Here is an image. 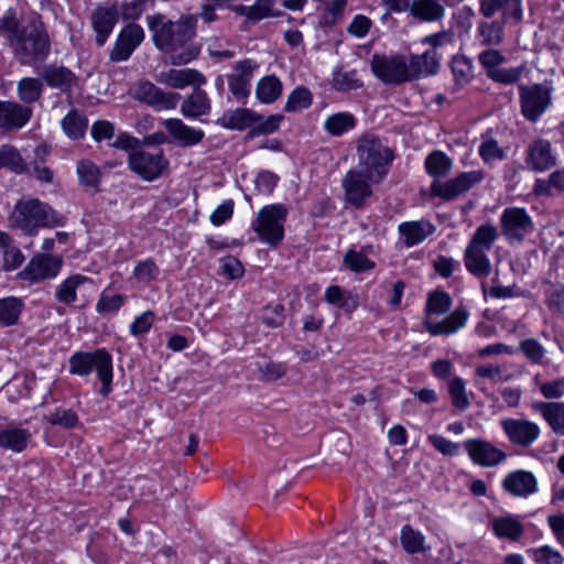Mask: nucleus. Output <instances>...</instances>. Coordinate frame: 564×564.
Segmentation results:
<instances>
[{"label": "nucleus", "mask_w": 564, "mask_h": 564, "mask_svg": "<svg viewBox=\"0 0 564 564\" xmlns=\"http://www.w3.org/2000/svg\"><path fill=\"white\" fill-rule=\"evenodd\" d=\"M85 288L91 292L95 291V284L90 278L82 274L70 275L56 288L55 299L68 306H74L79 302L78 307L83 308L89 302V296L83 293Z\"/></svg>", "instance_id": "obj_13"}, {"label": "nucleus", "mask_w": 564, "mask_h": 564, "mask_svg": "<svg viewBox=\"0 0 564 564\" xmlns=\"http://www.w3.org/2000/svg\"><path fill=\"white\" fill-rule=\"evenodd\" d=\"M156 48L171 55L173 65H184L195 59L199 47L188 44L196 35V17L185 15L172 21L163 14L147 18Z\"/></svg>", "instance_id": "obj_2"}, {"label": "nucleus", "mask_w": 564, "mask_h": 564, "mask_svg": "<svg viewBox=\"0 0 564 564\" xmlns=\"http://www.w3.org/2000/svg\"><path fill=\"white\" fill-rule=\"evenodd\" d=\"M373 75L386 85H400L411 82L404 56L373 54L370 59Z\"/></svg>", "instance_id": "obj_9"}, {"label": "nucleus", "mask_w": 564, "mask_h": 564, "mask_svg": "<svg viewBox=\"0 0 564 564\" xmlns=\"http://www.w3.org/2000/svg\"><path fill=\"white\" fill-rule=\"evenodd\" d=\"M24 261L22 251L11 245L0 253V264L4 271H11L20 267Z\"/></svg>", "instance_id": "obj_56"}, {"label": "nucleus", "mask_w": 564, "mask_h": 564, "mask_svg": "<svg viewBox=\"0 0 564 564\" xmlns=\"http://www.w3.org/2000/svg\"><path fill=\"white\" fill-rule=\"evenodd\" d=\"M129 169L144 181L161 177L169 167V161L162 149L147 150L140 147L128 156Z\"/></svg>", "instance_id": "obj_8"}, {"label": "nucleus", "mask_w": 564, "mask_h": 564, "mask_svg": "<svg viewBox=\"0 0 564 564\" xmlns=\"http://www.w3.org/2000/svg\"><path fill=\"white\" fill-rule=\"evenodd\" d=\"M452 297L444 291L436 290L429 294L425 305V318L423 324L432 336L451 335L460 329L468 319V312L464 307H457L441 322L434 321L431 315H442L449 311Z\"/></svg>", "instance_id": "obj_4"}, {"label": "nucleus", "mask_w": 564, "mask_h": 564, "mask_svg": "<svg viewBox=\"0 0 564 564\" xmlns=\"http://www.w3.org/2000/svg\"><path fill=\"white\" fill-rule=\"evenodd\" d=\"M410 14L422 22H436L443 19L445 8L441 0H413Z\"/></svg>", "instance_id": "obj_32"}, {"label": "nucleus", "mask_w": 564, "mask_h": 564, "mask_svg": "<svg viewBox=\"0 0 564 564\" xmlns=\"http://www.w3.org/2000/svg\"><path fill=\"white\" fill-rule=\"evenodd\" d=\"M9 227L26 236H34L40 228H54L64 225V217L50 205L37 198L19 199L8 218Z\"/></svg>", "instance_id": "obj_3"}, {"label": "nucleus", "mask_w": 564, "mask_h": 564, "mask_svg": "<svg viewBox=\"0 0 564 564\" xmlns=\"http://www.w3.org/2000/svg\"><path fill=\"white\" fill-rule=\"evenodd\" d=\"M0 36L21 66L35 67L51 54V39L40 15L18 20L8 13L0 18Z\"/></svg>", "instance_id": "obj_1"}, {"label": "nucleus", "mask_w": 564, "mask_h": 564, "mask_svg": "<svg viewBox=\"0 0 564 564\" xmlns=\"http://www.w3.org/2000/svg\"><path fill=\"white\" fill-rule=\"evenodd\" d=\"M88 121L78 110H70L62 120V128L72 140L82 139L87 130Z\"/></svg>", "instance_id": "obj_42"}, {"label": "nucleus", "mask_w": 564, "mask_h": 564, "mask_svg": "<svg viewBox=\"0 0 564 564\" xmlns=\"http://www.w3.org/2000/svg\"><path fill=\"white\" fill-rule=\"evenodd\" d=\"M286 213V208L281 204L265 206L258 213L252 229L263 242L276 246L284 236L283 223Z\"/></svg>", "instance_id": "obj_7"}, {"label": "nucleus", "mask_w": 564, "mask_h": 564, "mask_svg": "<svg viewBox=\"0 0 564 564\" xmlns=\"http://www.w3.org/2000/svg\"><path fill=\"white\" fill-rule=\"evenodd\" d=\"M160 274V269L152 259L140 261L133 269V275L142 282L155 280Z\"/></svg>", "instance_id": "obj_57"}, {"label": "nucleus", "mask_w": 564, "mask_h": 564, "mask_svg": "<svg viewBox=\"0 0 564 564\" xmlns=\"http://www.w3.org/2000/svg\"><path fill=\"white\" fill-rule=\"evenodd\" d=\"M463 445L473 463L482 467H495L507 456L502 449L481 438L467 440Z\"/></svg>", "instance_id": "obj_18"}, {"label": "nucleus", "mask_w": 564, "mask_h": 564, "mask_svg": "<svg viewBox=\"0 0 564 564\" xmlns=\"http://www.w3.org/2000/svg\"><path fill=\"white\" fill-rule=\"evenodd\" d=\"M46 420L52 425H57L67 430L74 429L79 423L77 413L72 409L56 408L51 412Z\"/></svg>", "instance_id": "obj_51"}, {"label": "nucleus", "mask_w": 564, "mask_h": 564, "mask_svg": "<svg viewBox=\"0 0 564 564\" xmlns=\"http://www.w3.org/2000/svg\"><path fill=\"white\" fill-rule=\"evenodd\" d=\"M438 62L435 53L427 51L420 55H412L410 61L406 62V68L411 80L416 79L421 76L433 75L436 73Z\"/></svg>", "instance_id": "obj_37"}, {"label": "nucleus", "mask_w": 564, "mask_h": 564, "mask_svg": "<svg viewBox=\"0 0 564 564\" xmlns=\"http://www.w3.org/2000/svg\"><path fill=\"white\" fill-rule=\"evenodd\" d=\"M435 231V227L426 220L402 223L399 232L404 238V243L412 247L425 240Z\"/></svg>", "instance_id": "obj_35"}, {"label": "nucleus", "mask_w": 564, "mask_h": 564, "mask_svg": "<svg viewBox=\"0 0 564 564\" xmlns=\"http://www.w3.org/2000/svg\"><path fill=\"white\" fill-rule=\"evenodd\" d=\"M453 165V161L442 151H433L431 152L424 162L425 170L427 174L434 180H440L441 177L446 176Z\"/></svg>", "instance_id": "obj_40"}, {"label": "nucleus", "mask_w": 564, "mask_h": 564, "mask_svg": "<svg viewBox=\"0 0 564 564\" xmlns=\"http://www.w3.org/2000/svg\"><path fill=\"white\" fill-rule=\"evenodd\" d=\"M532 409L543 416L553 432L564 435V402L539 401L532 403Z\"/></svg>", "instance_id": "obj_30"}, {"label": "nucleus", "mask_w": 564, "mask_h": 564, "mask_svg": "<svg viewBox=\"0 0 564 564\" xmlns=\"http://www.w3.org/2000/svg\"><path fill=\"white\" fill-rule=\"evenodd\" d=\"M312 94L306 87H296L288 97L285 111L296 112L307 109L312 105Z\"/></svg>", "instance_id": "obj_50"}, {"label": "nucleus", "mask_w": 564, "mask_h": 564, "mask_svg": "<svg viewBox=\"0 0 564 564\" xmlns=\"http://www.w3.org/2000/svg\"><path fill=\"white\" fill-rule=\"evenodd\" d=\"M262 322L271 328L281 326L284 322V306L282 304L267 305L261 315Z\"/></svg>", "instance_id": "obj_59"}, {"label": "nucleus", "mask_w": 564, "mask_h": 564, "mask_svg": "<svg viewBox=\"0 0 564 564\" xmlns=\"http://www.w3.org/2000/svg\"><path fill=\"white\" fill-rule=\"evenodd\" d=\"M448 392L451 394L452 404L459 409L465 410L469 406V401L465 390V382L459 377H454L448 383Z\"/></svg>", "instance_id": "obj_54"}, {"label": "nucleus", "mask_w": 564, "mask_h": 564, "mask_svg": "<svg viewBox=\"0 0 564 564\" xmlns=\"http://www.w3.org/2000/svg\"><path fill=\"white\" fill-rule=\"evenodd\" d=\"M133 98L147 104L155 110H167L176 108L181 95L177 93L164 91L151 82L139 83L132 94Z\"/></svg>", "instance_id": "obj_15"}, {"label": "nucleus", "mask_w": 564, "mask_h": 564, "mask_svg": "<svg viewBox=\"0 0 564 564\" xmlns=\"http://www.w3.org/2000/svg\"><path fill=\"white\" fill-rule=\"evenodd\" d=\"M503 22L480 21L477 26V36L479 42L486 46L499 45L503 40Z\"/></svg>", "instance_id": "obj_41"}, {"label": "nucleus", "mask_w": 564, "mask_h": 564, "mask_svg": "<svg viewBox=\"0 0 564 564\" xmlns=\"http://www.w3.org/2000/svg\"><path fill=\"white\" fill-rule=\"evenodd\" d=\"M502 488L514 497L527 498L536 492L538 481L531 471L514 470L503 478Z\"/></svg>", "instance_id": "obj_25"}, {"label": "nucleus", "mask_w": 564, "mask_h": 564, "mask_svg": "<svg viewBox=\"0 0 564 564\" xmlns=\"http://www.w3.org/2000/svg\"><path fill=\"white\" fill-rule=\"evenodd\" d=\"M500 224L502 234L510 242H521L533 231V221L524 208H506L500 217Z\"/></svg>", "instance_id": "obj_14"}, {"label": "nucleus", "mask_w": 564, "mask_h": 564, "mask_svg": "<svg viewBox=\"0 0 564 564\" xmlns=\"http://www.w3.org/2000/svg\"><path fill=\"white\" fill-rule=\"evenodd\" d=\"M479 12L486 19H491L495 14L500 13L498 22H508L518 24L522 20V1L521 0H479Z\"/></svg>", "instance_id": "obj_19"}, {"label": "nucleus", "mask_w": 564, "mask_h": 564, "mask_svg": "<svg viewBox=\"0 0 564 564\" xmlns=\"http://www.w3.org/2000/svg\"><path fill=\"white\" fill-rule=\"evenodd\" d=\"M485 178L482 170L462 172L448 181L434 180L431 184V194L443 200H454L471 189Z\"/></svg>", "instance_id": "obj_10"}, {"label": "nucleus", "mask_w": 564, "mask_h": 564, "mask_svg": "<svg viewBox=\"0 0 564 564\" xmlns=\"http://www.w3.org/2000/svg\"><path fill=\"white\" fill-rule=\"evenodd\" d=\"M143 40V29L139 24L129 23L120 31L115 46L110 52V59L112 62L128 59Z\"/></svg>", "instance_id": "obj_20"}, {"label": "nucleus", "mask_w": 564, "mask_h": 564, "mask_svg": "<svg viewBox=\"0 0 564 564\" xmlns=\"http://www.w3.org/2000/svg\"><path fill=\"white\" fill-rule=\"evenodd\" d=\"M39 76L50 88L58 90L68 97L78 86V76L68 67L56 63L45 64L37 70Z\"/></svg>", "instance_id": "obj_16"}, {"label": "nucleus", "mask_w": 564, "mask_h": 564, "mask_svg": "<svg viewBox=\"0 0 564 564\" xmlns=\"http://www.w3.org/2000/svg\"><path fill=\"white\" fill-rule=\"evenodd\" d=\"M497 237V228L491 224H484L476 229L467 247L488 252L492 248Z\"/></svg>", "instance_id": "obj_43"}, {"label": "nucleus", "mask_w": 564, "mask_h": 564, "mask_svg": "<svg viewBox=\"0 0 564 564\" xmlns=\"http://www.w3.org/2000/svg\"><path fill=\"white\" fill-rule=\"evenodd\" d=\"M358 164L361 171L376 175V183L382 181L394 155L379 137L365 133L357 140Z\"/></svg>", "instance_id": "obj_6"}, {"label": "nucleus", "mask_w": 564, "mask_h": 564, "mask_svg": "<svg viewBox=\"0 0 564 564\" xmlns=\"http://www.w3.org/2000/svg\"><path fill=\"white\" fill-rule=\"evenodd\" d=\"M62 267L58 257L39 253L34 256L26 267L18 273L21 280L39 282L57 275Z\"/></svg>", "instance_id": "obj_17"}, {"label": "nucleus", "mask_w": 564, "mask_h": 564, "mask_svg": "<svg viewBox=\"0 0 564 564\" xmlns=\"http://www.w3.org/2000/svg\"><path fill=\"white\" fill-rule=\"evenodd\" d=\"M527 164L536 172L553 167L556 164V158L552 153L551 143L543 139L533 141L528 148Z\"/></svg>", "instance_id": "obj_27"}, {"label": "nucleus", "mask_w": 564, "mask_h": 564, "mask_svg": "<svg viewBox=\"0 0 564 564\" xmlns=\"http://www.w3.org/2000/svg\"><path fill=\"white\" fill-rule=\"evenodd\" d=\"M552 88L544 84L520 85L521 112L525 119L535 122L551 105Z\"/></svg>", "instance_id": "obj_11"}, {"label": "nucleus", "mask_w": 564, "mask_h": 564, "mask_svg": "<svg viewBox=\"0 0 564 564\" xmlns=\"http://www.w3.org/2000/svg\"><path fill=\"white\" fill-rule=\"evenodd\" d=\"M524 69V65L511 68L498 67L497 69L487 72V76L496 83L512 85L520 80Z\"/></svg>", "instance_id": "obj_53"}, {"label": "nucleus", "mask_w": 564, "mask_h": 564, "mask_svg": "<svg viewBox=\"0 0 564 564\" xmlns=\"http://www.w3.org/2000/svg\"><path fill=\"white\" fill-rule=\"evenodd\" d=\"M356 118L349 112H337L329 116L324 123L325 130L334 135L339 137L356 127Z\"/></svg>", "instance_id": "obj_45"}, {"label": "nucleus", "mask_w": 564, "mask_h": 564, "mask_svg": "<svg viewBox=\"0 0 564 564\" xmlns=\"http://www.w3.org/2000/svg\"><path fill=\"white\" fill-rule=\"evenodd\" d=\"M501 425L510 442L518 446L528 447L540 435V427L527 420L507 419Z\"/></svg>", "instance_id": "obj_21"}, {"label": "nucleus", "mask_w": 564, "mask_h": 564, "mask_svg": "<svg viewBox=\"0 0 564 564\" xmlns=\"http://www.w3.org/2000/svg\"><path fill=\"white\" fill-rule=\"evenodd\" d=\"M210 100L205 90L194 88V91L188 95L181 105V113L187 119H196L206 116L210 112Z\"/></svg>", "instance_id": "obj_29"}, {"label": "nucleus", "mask_w": 564, "mask_h": 564, "mask_svg": "<svg viewBox=\"0 0 564 564\" xmlns=\"http://www.w3.org/2000/svg\"><path fill=\"white\" fill-rule=\"evenodd\" d=\"M261 119L253 111L247 108H238L228 110L218 119V123L227 129L243 130L248 127L256 124Z\"/></svg>", "instance_id": "obj_33"}, {"label": "nucleus", "mask_w": 564, "mask_h": 564, "mask_svg": "<svg viewBox=\"0 0 564 564\" xmlns=\"http://www.w3.org/2000/svg\"><path fill=\"white\" fill-rule=\"evenodd\" d=\"M77 174L83 186L87 189H97L100 183V171L95 163L89 160H80L77 163Z\"/></svg>", "instance_id": "obj_49"}, {"label": "nucleus", "mask_w": 564, "mask_h": 564, "mask_svg": "<svg viewBox=\"0 0 564 564\" xmlns=\"http://www.w3.org/2000/svg\"><path fill=\"white\" fill-rule=\"evenodd\" d=\"M536 564H563L564 558L558 551L549 545L528 551Z\"/></svg>", "instance_id": "obj_55"}, {"label": "nucleus", "mask_w": 564, "mask_h": 564, "mask_svg": "<svg viewBox=\"0 0 564 564\" xmlns=\"http://www.w3.org/2000/svg\"><path fill=\"white\" fill-rule=\"evenodd\" d=\"M159 82L175 89H183L186 86L198 88L206 83V77L194 68H171L160 74Z\"/></svg>", "instance_id": "obj_26"}, {"label": "nucleus", "mask_w": 564, "mask_h": 564, "mask_svg": "<svg viewBox=\"0 0 564 564\" xmlns=\"http://www.w3.org/2000/svg\"><path fill=\"white\" fill-rule=\"evenodd\" d=\"M490 524L495 535L499 539L516 542L524 534L523 524L512 514L495 517L491 519Z\"/></svg>", "instance_id": "obj_31"}, {"label": "nucleus", "mask_w": 564, "mask_h": 564, "mask_svg": "<svg viewBox=\"0 0 564 564\" xmlns=\"http://www.w3.org/2000/svg\"><path fill=\"white\" fill-rule=\"evenodd\" d=\"M476 375L480 378H488L494 382H503L509 379L503 368L499 365H481L476 368Z\"/></svg>", "instance_id": "obj_64"}, {"label": "nucleus", "mask_w": 564, "mask_h": 564, "mask_svg": "<svg viewBox=\"0 0 564 564\" xmlns=\"http://www.w3.org/2000/svg\"><path fill=\"white\" fill-rule=\"evenodd\" d=\"M163 127L172 137L173 141L183 148L194 147L200 143L205 132L200 129L185 124L181 119L171 118L163 121Z\"/></svg>", "instance_id": "obj_24"}, {"label": "nucleus", "mask_w": 564, "mask_h": 564, "mask_svg": "<svg viewBox=\"0 0 564 564\" xmlns=\"http://www.w3.org/2000/svg\"><path fill=\"white\" fill-rule=\"evenodd\" d=\"M371 182L376 183V175L361 170L348 171L341 181L346 202L361 208L372 195Z\"/></svg>", "instance_id": "obj_12"}, {"label": "nucleus", "mask_w": 564, "mask_h": 564, "mask_svg": "<svg viewBox=\"0 0 564 564\" xmlns=\"http://www.w3.org/2000/svg\"><path fill=\"white\" fill-rule=\"evenodd\" d=\"M6 167L20 174L26 171V165L20 152L12 145L0 147V169Z\"/></svg>", "instance_id": "obj_47"}, {"label": "nucleus", "mask_w": 564, "mask_h": 564, "mask_svg": "<svg viewBox=\"0 0 564 564\" xmlns=\"http://www.w3.org/2000/svg\"><path fill=\"white\" fill-rule=\"evenodd\" d=\"M400 542L403 550L409 554L425 552L429 549L424 544V535L420 531L414 530L410 524L402 527Z\"/></svg>", "instance_id": "obj_44"}, {"label": "nucleus", "mask_w": 564, "mask_h": 564, "mask_svg": "<svg viewBox=\"0 0 564 564\" xmlns=\"http://www.w3.org/2000/svg\"><path fill=\"white\" fill-rule=\"evenodd\" d=\"M344 264L354 272L369 271L375 268V262L361 251L349 249L344 257Z\"/></svg>", "instance_id": "obj_52"}, {"label": "nucleus", "mask_w": 564, "mask_h": 564, "mask_svg": "<svg viewBox=\"0 0 564 564\" xmlns=\"http://www.w3.org/2000/svg\"><path fill=\"white\" fill-rule=\"evenodd\" d=\"M117 10L115 8H97L91 15V23L96 33V43L102 46L117 23Z\"/></svg>", "instance_id": "obj_28"}, {"label": "nucleus", "mask_w": 564, "mask_h": 564, "mask_svg": "<svg viewBox=\"0 0 564 564\" xmlns=\"http://www.w3.org/2000/svg\"><path fill=\"white\" fill-rule=\"evenodd\" d=\"M273 6V0H258L253 6H250L249 21L257 22L268 17H280L281 12H275Z\"/></svg>", "instance_id": "obj_58"}, {"label": "nucleus", "mask_w": 564, "mask_h": 564, "mask_svg": "<svg viewBox=\"0 0 564 564\" xmlns=\"http://www.w3.org/2000/svg\"><path fill=\"white\" fill-rule=\"evenodd\" d=\"M257 64L251 59L238 62L234 67V73L228 75V86L232 96L241 101L250 94V82L253 77V70Z\"/></svg>", "instance_id": "obj_22"}, {"label": "nucleus", "mask_w": 564, "mask_h": 564, "mask_svg": "<svg viewBox=\"0 0 564 564\" xmlns=\"http://www.w3.org/2000/svg\"><path fill=\"white\" fill-rule=\"evenodd\" d=\"M32 113L29 106L0 100V128L7 131L19 130L30 121Z\"/></svg>", "instance_id": "obj_23"}, {"label": "nucleus", "mask_w": 564, "mask_h": 564, "mask_svg": "<svg viewBox=\"0 0 564 564\" xmlns=\"http://www.w3.org/2000/svg\"><path fill=\"white\" fill-rule=\"evenodd\" d=\"M69 372L86 377L96 371L101 382L99 394L107 397L112 390V357L105 348L94 351H77L69 357Z\"/></svg>", "instance_id": "obj_5"}, {"label": "nucleus", "mask_w": 564, "mask_h": 564, "mask_svg": "<svg viewBox=\"0 0 564 564\" xmlns=\"http://www.w3.org/2000/svg\"><path fill=\"white\" fill-rule=\"evenodd\" d=\"M24 302L15 296L0 299V325L9 327L19 323Z\"/></svg>", "instance_id": "obj_38"}, {"label": "nucleus", "mask_w": 564, "mask_h": 564, "mask_svg": "<svg viewBox=\"0 0 564 564\" xmlns=\"http://www.w3.org/2000/svg\"><path fill=\"white\" fill-rule=\"evenodd\" d=\"M43 94L41 77H23L17 83V95L23 104H34Z\"/></svg>", "instance_id": "obj_39"}, {"label": "nucleus", "mask_w": 564, "mask_h": 564, "mask_svg": "<svg viewBox=\"0 0 564 564\" xmlns=\"http://www.w3.org/2000/svg\"><path fill=\"white\" fill-rule=\"evenodd\" d=\"M123 302L124 299L122 295H108L104 292L97 302L96 310L100 314L115 313L119 311V308L123 305Z\"/></svg>", "instance_id": "obj_62"}, {"label": "nucleus", "mask_w": 564, "mask_h": 564, "mask_svg": "<svg viewBox=\"0 0 564 564\" xmlns=\"http://www.w3.org/2000/svg\"><path fill=\"white\" fill-rule=\"evenodd\" d=\"M429 443L445 456H455L458 454L460 445L448 441L442 435L432 434L427 437Z\"/></svg>", "instance_id": "obj_61"}, {"label": "nucleus", "mask_w": 564, "mask_h": 564, "mask_svg": "<svg viewBox=\"0 0 564 564\" xmlns=\"http://www.w3.org/2000/svg\"><path fill=\"white\" fill-rule=\"evenodd\" d=\"M282 84L275 76L263 77L257 86V96L264 104H271L281 96Z\"/></svg>", "instance_id": "obj_46"}, {"label": "nucleus", "mask_w": 564, "mask_h": 564, "mask_svg": "<svg viewBox=\"0 0 564 564\" xmlns=\"http://www.w3.org/2000/svg\"><path fill=\"white\" fill-rule=\"evenodd\" d=\"M31 437L32 434L26 429L8 426L0 430V447L21 453L28 447Z\"/></svg>", "instance_id": "obj_36"}, {"label": "nucleus", "mask_w": 564, "mask_h": 564, "mask_svg": "<svg viewBox=\"0 0 564 564\" xmlns=\"http://www.w3.org/2000/svg\"><path fill=\"white\" fill-rule=\"evenodd\" d=\"M283 117L281 115H271L265 120H262V118L256 122L257 124L250 130L249 135H261V134H269L279 129L280 122L282 121Z\"/></svg>", "instance_id": "obj_63"}, {"label": "nucleus", "mask_w": 564, "mask_h": 564, "mask_svg": "<svg viewBox=\"0 0 564 564\" xmlns=\"http://www.w3.org/2000/svg\"><path fill=\"white\" fill-rule=\"evenodd\" d=\"M464 263L467 271L478 279H485L491 273V262L487 251L466 247Z\"/></svg>", "instance_id": "obj_34"}, {"label": "nucleus", "mask_w": 564, "mask_h": 564, "mask_svg": "<svg viewBox=\"0 0 564 564\" xmlns=\"http://www.w3.org/2000/svg\"><path fill=\"white\" fill-rule=\"evenodd\" d=\"M520 350L533 364H540L545 356V349L535 339H524L520 343Z\"/></svg>", "instance_id": "obj_60"}, {"label": "nucleus", "mask_w": 564, "mask_h": 564, "mask_svg": "<svg viewBox=\"0 0 564 564\" xmlns=\"http://www.w3.org/2000/svg\"><path fill=\"white\" fill-rule=\"evenodd\" d=\"M333 87L337 91H348L362 87V82L357 77L356 70H344L337 67L333 73Z\"/></svg>", "instance_id": "obj_48"}]
</instances>
